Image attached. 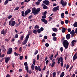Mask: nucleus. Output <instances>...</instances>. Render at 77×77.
<instances>
[{"label":"nucleus","instance_id":"obj_27","mask_svg":"<svg viewBox=\"0 0 77 77\" xmlns=\"http://www.w3.org/2000/svg\"><path fill=\"white\" fill-rule=\"evenodd\" d=\"M27 72H28V73H29V74H32V71H31V70H28V71H27Z\"/></svg>","mask_w":77,"mask_h":77},{"label":"nucleus","instance_id":"obj_60","mask_svg":"<svg viewBox=\"0 0 77 77\" xmlns=\"http://www.w3.org/2000/svg\"><path fill=\"white\" fill-rule=\"evenodd\" d=\"M24 2H21V5L22 6H23L24 5Z\"/></svg>","mask_w":77,"mask_h":77},{"label":"nucleus","instance_id":"obj_9","mask_svg":"<svg viewBox=\"0 0 77 77\" xmlns=\"http://www.w3.org/2000/svg\"><path fill=\"white\" fill-rule=\"evenodd\" d=\"M12 51V48H9L8 49L7 54H11Z\"/></svg>","mask_w":77,"mask_h":77},{"label":"nucleus","instance_id":"obj_53","mask_svg":"<svg viewBox=\"0 0 77 77\" xmlns=\"http://www.w3.org/2000/svg\"><path fill=\"white\" fill-rule=\"evenodd\" d=\"M46 16H45V15H44V16H42V18H43V19L45 18H46Z\"/></svg>","mask_w":77,"mask_h":77},{"label":"nucleus","instance_id":"obj_39","mask_svg":"<svg viewBox=\"0 0 77 77\" xmlns=\"http://www.w3.org/2000/svg\"><path fill=\"white\" fill-rule=\"evenodd\" d=\"M25 69H26V71H28L29 70V67L28 66H26Z\"/></svg>","mask_w":77,"mask_h":77},{"label":"nucleus","instance_id":"obj_63","mask_svg":"<svg viewBox=\"0 0 77 77\" xmlns=\"http://www.w3.org/2000/svg\"><path fill=\"white\" fill-rule=\"evenodd\" d=\"M44 23H45V24H47V23H48V21L45 20Z\"/></svg>","mask_w":77,"mask_h":77},{"label":"nucleus","instance_id":"obj_36","mask_svg":"<svg viewBox=\"0 0 77 77\" xmlns=\"http://www.w3.org/2000/svg\"><path fill=\"white\" fill-rule=\"evenodd\" d=\"M18 37V35L17 34H15L14 36V38H17Z\"/></svg>","mask_w":77,"mask_h":77},{"label":"nucleus","instance_id":"obj_42","mask_svg":"<svg viewBox=\"0 0 77 77\" xmlns=\"http://www.w3.org/2000/svg\"><path fill=\"white\" fill-rule=\"evenodd\" d=\"M19 7H17L14 9V11H17L19 9Z\"/></svg>","mask_w":77,"mask_h":77},{"label":"nucleus","instance_id":"obj_30","mask_svg":"<svg viewBox=\"0 0 77 77\" xmlns=\"http://www.w3.org/2000/svg\"><path fill=\"white\" fill-rule=\"evenodd\" d=\"M8 2H9L8 0H7L6 1H5L4 3L5 5H7V4L8 3Z\"/></svg>","mask_w":77,"mask_h":77},{"label":"nucleus","instance_id":"obj_55","mask_svg":"<svg viewBox=\"0 0 77 77\" xmlns=\"http://www.w3.org/2000/svg\"><path fill=\"white\" fill-rule=\"evenodd\" d=\"M29 1H30V0H25L24 2L27 3V2H29Z\"/></svg>","mask_w":77,"mask_h":77},{"label":"nucleus","instance_id":"obj_58","mask_svg":"<svg viewBox=\"0 0 77 77\" xmlns=\"http://www.w3.org/2000/svg\"><path fill=\"white\" fill-rule=\"evenodd\" d=\"M52 36H56V33H54L52 34Z\"/></svg>","mask_w":77,"mask_h":77},{"label":"nucleus","instance_id":"obj_43","mask_svg":"<svg viewBox=\"0 0 77 77\" xmlns=\"http://www.w3.org/2000/svg\"><path fill=\"white\" fill-rule=\"evenodd\" d=\"M12 17V15H10L8 16V19H10V18H11Z\"/></svg>","mask_w":77,"mask_h":77},{"label":"nucleus","instance_id":"obj_5","mask_svg":"<svg viewBox=\"0 0 77 77\" xmlns=\"http://www.w3.org/2000/svg\"><path fill=\"white\" fill-rule=\"evenodd\" d=\"M9 24L10 26H15V21H12V20L10 21L9 22Z\"/></svg>","mask_w":77,"mask_h":77},{"label":"nucleus","instance_id":"obj_45","mask_svg":"<svg viewBox=\"0 0 77 77\" xmlns=\"http://www.w3.org/2000/svg\"><path fill=\"white\" fill-rule=\"evenodd\" d=\"M24 65L25 66H27V63L26 62H25L24 63Z\"/></svg>","mask_w":77,"mask_h":77},{"label":"nucleus","instance_id":"obj_37","mask_svg":"<svg viewBox=\"0 0 77 77\" xmlns=\"http://www.w3.org/2000/svg\"><path fill=\"white\" fill-rule=\"evenodd\" d=\"M21 13H22V17H26L24 15V11H22L21 12Z\"/></svg>","mask_w":77,"mask_h":77},{"label":"nucleus","instance_id":"obj_26","mask_svg":"<svg viewBox=\"0 0 77 77\" xmlns=\"http://www.w3.org/2000/svg\"><path fill=\"white\" fill-rule=\"evenodd\" d=\"M55 64H56L55 62H54L52 63L51 65V67H53L54 66V65H55Z\"/></svg>","mask_w":77,"mask_h":77},{"label":"nucleus","instance_id":"obj_56","mask_svg":"<svg viewBox=\"0 0 77 77\" xmlns=\"http://www.w3.org/2000/svg\"><path fill=\"white\" fill-rule=\"evenodd\" d=\"M37 60H39V55H38L37 57Z\"/></svg>","mask_w":77,"mask_h":77},{"label":"nucleus","instance_id":"obj_3","mask_svg":"<svg viewBox=\"0 0 77 77\" xmlns=\"http://www.w3.org/2000/svg\"><path fill=\"white\" fill-rule=\"evenodd\" d=\"M60 62H61V67H62L63 64V58L62 57H60L58 59L57 63L59 64V63H60Z\"/></svg>","mask_w":77,"mask_h":77},{"label":"nucleus","instance_id":"obj_20","mask_svg":"<svg viewBox=\"0 0 77 77\" xmlns=\"http://www.w3.org/2000/svg\"><path fill=\"white\" fill-rule=\"evenodd\" d=\"M52 30L54 32H57L58 31L57 29L56 28H53Z\"/></svg>","mask_w":77,"mask_h":77},{"label":"nucleus","instance_id":"obj_11","mask_svg":"<svg viewBox=\"0 0 77 77\" xmlns=\"http://www.w3.org/2000/svg\"><path fill=\"white\" fill-rule=\"evenodd\" d=\"M8 32L7 29H5L4 31V29L1 31V34H3L4 35H5Z\"/></svg>","mask_w":77,"mask_h":77},{"label":"nucleus","instance_id":"obj_49","mask_svg":"<svg viewBox=\"0 0 77 77\" xmlns=\"http://www.w3.org/2000/svg\"><path fill=\"white\" fill-rule=\"evenodd\" d=\"M23 57L22 56H20V60H22L23 59Z\"/></svg>","mask_w":77,"mask_h":77},{"label":"nucleus","instance_id":"obj_38","mask_svg":"<svg viewBox=\"0 0 77 77\" xmlns=\"http://www.w3.org/2000/svg\"><path fill=\"white\" fill-rule=\"evenodd\" d=\"M52 19H53L52 17H49V21H51V20Z\"/></svg>","mask_w":77,"mask_h":77},{"label":"nucleus","instance_id":"obj_4","mask_svg":"<svg viewBox=\"0 0 77 77\" xmlns=\"http://www.w3.org/2000/svg\"><path fill=\"white\" fill-rule=\"evenodd\" d=\"M30 36V34H28L26 36V38L23 41V45H25L27 42V41H28V39H29V36Z\"/></svg>","mask_w":77,"mask_h":77},{"label":"nucleus","instance_id":"obj_57","mask_svg":"<svg viewBox=\"0 0 77 77\" xmlns=\"http://www.w3.org/2000/svg\"><path fill=\"white\" fill-rule=\"evenodd\" d=\"M14 55H15V56H18V55H19V54H17V53H16V52H14Z\"/></svg>","mask_w":77,"mask_h":77},{"label":"nucleus","instance_id":"obj_22","mask_svg":"<svg viewBox=\"0 0 77 77\" xmlns=\"http://www.w3.org/2000/svg\"><path fill=\"white\" fill-rule=\"evenodd\" d=\"M53 54L51 56L49 57V58L50 59V60H51L53 59Z\"/></svg>","mask_w":77,"mask_h":77},{"label":"nucleus","instance_id":"obj_52","mask_svg":"<svg viewBox=\"0 0 77 77\" xmlns=\"http://www.w3.org/2000/svg\"><path fill=\"white\" fill-rule=\"evenodd\" d=\"M69 68V66L68 64H67L66 66V69H68Z\"/></svg>","mask_w":77,"mask_h":77},{"label":"nucleus","instance_id":"obj_6","mask_svg":"<svg viewBox=\"0 0 77 77\" xmlns=\"http://www.w3.org/2000/svg\"><path fill=\"white\" fill-rule=\"evenodd\" d=\"M31 12V10L30 9H28L26 10V11L25 12L24 14H25V17H26L27 15H28L29 13Z\"/></svg>","mask_w":77,"mask_h":77},{"label":"nucleus","instance_id":"obj_25","mask_svg":"<svg viewBox=\"0 0 77 77\" xmlns=\"http://www.w3.org/2000/svg\"><path fill=\"white\" fill-rule=\"evenodd\" d=\"M34 28L36 29H39V25H36L35 27Z\"/></svg>","mask_w":77,"mask_h":77},{"label":"nucleus","instance_id":"obj_24","mask_svg":"<svg viewBox=\"0 0 77 77\" xmlns=\"http://www.w3.org/2000/svg\"><path fill=\"white\" fill-rule=\"evenodd\" d=\"M73 26L75 27H77V22H76L73 24Z\"/></svg>","mask_w":77,"mask_h":77},{"label":"nucleus","instance_id":"obj_44","mask_svg":"<svg viewBox=\"0 0 77 77\" xmlns=\"http://www.w3.org/2000/svg\"><path fill=\"white\" fill-rule=\"evenodd\" d=\"M19 51L20 52H21L22 51V48H21V47H20V48H19Z\"/></svg>","mask_w":77,"mask_h":77},{"label":"nucleus","instance_id":"obj_7","mask_svg":"<svg viewBox=\"0 0 77 77\" xmlns=\"http://www.w3.org/2000/svg\"><path fill=\"white\" fill-rule=\"evenodd\" d=\"M60 4L62 5L63 7H65L66 6V5H67V2H66V1H62L60 2Z\"/></svg>","mask_w":77,"mask_h":77},{"label":"nucleus","instance_id":"obj_10","mask_svg":"<svg viewBox=\"0 0 77 77\" xmlns=\"http://www.w3.org/2000/svg\"><path fill=\"white\" fill-rule=\"evenodd\" d=\"M77 40H74L71 42V45L72 47H74L75 44Z\"/></svg>","mask_w":77,"mask_h":77},{"label":"nucleus","instance_id":"obj_35","mask_svg":"<svg viewBox=\"0 0 77 77\" xmlns=\"http://www.w3.org/2000/svg\"><path fill=\"white\" fill-rule=\"evenodd\" d=\"M60 50L61 51V52H62L63 51V47H61L60 48Z\"/></svg>","mask_w":77,"mask_h":77},{"label":"nucleus","instance_id":"obj_18","mask_svg":"<svg viewBox=\"0 0 77 77\" xmlns=\"http://www.w3.org/2000/svg\"><path fill=\"white\" fill-rule=\"evenodd\" d=\"M64 75H65V73L64 72H63L60 75V77H63Z\"/></svg>","mask_w":77,"mask_h":77},{"label":"nucleus","instance_id":"obj_48","mask_svg":"<svg viewBox=\"0 0 77 77\" xmlns=\"http://www.w3.org/2000/svg\"><path fill=\"white\" fill-rule=\"evenodd\" d=\"M41 21H42V22H44L45 21V19H44L42 18L41 19Z\"/></svg>","mask_w":77,"mask_h":77},{"label":"nucleus","instance_id":"obj_12","mask_svg":"<svg viewBox=\"0 0 77 77\" xmlns=\"http://www.w3.org/2000/svg\"><path fill=\"white\" fill-rule=\"evenodd\" d=\"M43 3H44L47 6L49 5V4L50 3V2L48 0H45L43 2Z\"/></svg>","mask_w":77,"mask_h":77},{"label":"nucleus","instance_id":"obj_21","mask_svg":"<svg viewBox=\"0 0 77 77\" xmlns=\"http://www.w3.org/2000/svg\"><path fill=\"white\" fill-rule=\"evenodd\" d=\"M24 35H22L20 37V39L21 41H23V39L24 38Z\"/></svg>","mask_w":77,"mask_h":77},{"label":"nucleus","instance_id":"obj_54","mask_svg":"<svg viewBox=\"0 0 77 77\" xmlns=\"http://www.w3.org/2000/svg\"><path fill=\"white\" fill-rule=\"evenodd\" d=\"M67 30L68 32H71V29H68Z\"/></svg>","mask_w":77,"mask_h":77},{"label":"nucleus","instance_id":"obj_32","mask_svg":"<svg viewBox=\"0 0 77 77\" xmlns=\"http://www.w3.org/2000/svg\"><path fill=\"white\" fill-rule=\"evenodd\" d=\"M43 8V9H47V8H48V7H47V6L45 5L44 6Z\"/></svg>","mask_w":77,"mask_h":77},{"label":"nucleus","instance_id":"obj_1","mask_svg":"<svg viewBox=\"0 0 77 77\" xmlns=\"http://www.w3.org/2000/svg\"><path fill=\"white\" fill-rule=\"evenodd\" d=\"M41 11V9L40 8H37L36 9L35 8H34L32 9V13L34 14V15H36L39 14V12Z\"/></svg>","mask_w":77,"mask_h":77},{"label":"nucleus","instance_id":"obj_40","mask_svg":"<svg viewBox=\"0 0 77 77\" xmlns=\"http://www.w3.org/2000/svg\"><path fill=\"white\" fill-rule=\"evenodd\" d=\"M65 23L66 24H68V23H69V21L67 20H65Z\"/></svg>","mask_w":77,"mask_h":77},{"label":"nucleus","instance_id":"obj_23","mask_svg":"<svg viewBox=\"0 0 77 77\" xmlns=\"http://www.w3.org/2000/svg\"><path fill=\"white\" fill-rule=\"evenodd\" d=\"M31 68L32 70H34L35 68V65L33 64H32L31 66Z\"/></svg>","mask_w":77,"mask_h":77},{"label":"nucleus","instance_id":"obj_14","mask_svg":"<svg viewBox=\"0 0 77 77\" xmlns=\"http://www.w3.org/2000/svg\"><path fill=\"white\" fill-rule=\"evenodd\" d=\"M77 59V53H76L73 56V61Z\"/></svg>","mask_w":77,"mask_h":77},{"label":"nucleus","instance_id":"obj_29","mask_svg":"<svg viewBox=\"0 0 77 77\" xmlns=\"http://www.w3.org/2000/svg\"><path fill=\"white\" fill-rule=\"evenodd\" d=\"M58 54H59V51H57V53L54 56L55 58H56V57H57V56H58Z\"/></svg>","mask_w":77,"mask_h":77},{"label":"nucleus","instance_id":"obj_47","mask_svg":"<svg viewBox=\"0 0 77 77\" xmlns=\"http://www.w3.org/2000/svg\"><path fill=\"white\" fill-rule=\"evenodd\" d=\"M53 41H56V37H53Z\"/></svg>","mask_w":77,"mask_h":77},{"label":"nucleus","instance_id":"obj_62","mask_svg":"<svg viewBox=\"0 0 77 77\" xmlns=\"http://www.w3.org/2000/svg\"><path fill=\"white\" fill-rule=\"evenodd\" d=\"M48 38V37L46 35H45L44 37V38L45 39H47Z\"/></svg>","mask_w":77,"mask_h":77},{"label":"nucleus","instance_id":"obj_41","mask_svg":"<svg viewBox=\"0 0 77 77\" xmlns=\"http://www.w3.org/2000/svg\"><path fill=\"white\" fill-rule=\"evenodd\" d=\"M38 51L36 50L35 52V53H34L35 55H36V54H38Z\"/></svg>","mask_w":77,"mask_h":77},{"label":"nucleus","instance_id":"obj_51","mask_svg":"<svg viewBox=\"0 0 77 77\" xmlns=\"http://www.w3.org/2000/svg\"><path fill=\"white\" fill-rule=\"evenodd\" d=\"M45 46L46 47H48V46H49V44H48V43H46Z\"/></svg>","mask_w":77,"mask_h":77},{"label":"nucleus","instance_id":"obj_17","mask_svg":"<svg viewBox=\"0 0 77 77\" xmlns=\"http://www.w3.org/2000/svg\"><path fill=\"white\" fill-rule=\"evenodd\" d=\"M61 31L62 33H65L66 31V28H62Z\"/></svg>","mask_w":77,"mask_h":77},{"label":"nucleus","instance_id":"obj_19","mask_svg":"<svg viewBox=\"0 0 77 77\" xmlns=\"http://www.w3.org/2000/svg\"><path fill=\"white\" fill-rule=\"evenodd\" d=\"M61 18H64V15H65V14L64 13H62L61 14Z\"/></svg>","mask_w":77,"mask_h":77},{"label":"nucleus","instance_id":"obj_64","mask_svg":"<svg viewBox=\"0 0 77 77\" xmlns=\"http://www.w3.org/2000/svg\"><path fill=\"white\" fill-rule=\"evenodd\" d=\"M61 24L62 25H63V24H64V22L63 21H61Z\"/></svg>","mask_w":77,"mask_h":77},{"label":"nucleus","instance_id":"obj_8","mask_svg":"<svg viewBox=\"0 0 77 77\" xmlns=\"http://www.w3.org/2000/svg\"><path fill=\"white\" fill-rule=\"evenodd\" d=\"M34 68L36 71H38V70L39 71H41V67H40V66H38V67L37 66H36Z\"/></svg>","mask_w":77,"mask_h":77},{"label":"nucleus","instance_id":"obj_2","mask_svg":"<svg viewBox=\"0 0 77 77\" xmlns=\"http://www.w3.org/2000/svg\"><path fill=\"white\" fill-rule=\"evenodd\" d=\"M63 44L65 49H67L68 48V47L69 45V43L68 42V41L66 40H64L63 42Z\"/></svg>","mask_w":77,"mask_h":77},{"label":"nucleus","instance_id":"obj_59","mask_svg":"<svg viewBox=\"0 0 77 77\" xmlns=\"http://www.w3.org/2000/svg\"><path fill=\"white\" fill-rule=\"evenodd\" d=\"M39 3H40V2H39V1H38L37 2H36V5H39Z\"/></svg>","mask_w":77,"mask_h":77},{"label":"nucleus","instance_id":"obj_31","mask_svg":"<svg viewBox=\"0 0 77 77\" xmlns=\"http://www.w3.org/2000/svg\"><path fill=\"white\" fill-rule=\"evenodd\" d=\"M33 33L35 34H37V31L36 30H35L33 31Z\"/></svg>","mask_w":77,"mask_h":77},{"label":"nucleus","instance_id":"obj_15","mask_svg":"<svg viewBox=\"0 0 77 77\" xmlns=\"http://www.w3.org/2000/svg\"><path fill=\"white\" fill-rule=\"evenodd\" d=\"M10 57H7L5 58V62L6 63H7L8 62H9V60H10Z\"/></svg>","mask_w":77,"mask_h":77},{"label":"nucleus","instance_id":"obj_50","mask_svg":"<svg viewBox=\"0 0 77 77\" xmlns=\"http://www.w3.org/2000/svg\"><path fill=\"white\" fill-rule=\"evenodd\" d=\"M17 43H18V45H20V44H21V42H20V40H18Z\"/></svg>","mask_w":77,"mask_h":77},{"label":"nucleus","instance_id":"obj_13","mask_svg":"<svg viewBox=\"0 0 77 77\" xmlns=\"http://www.w3.org/2000/svg\"><path fill=\"white\" fill-rule=\"evenodd\" d=\"M59 6H57L56 7L54 8L53 9V11H54V12H56L57 11L59 10Z\"/></svg>","mask_w":77,"mask_h":77},{"label":"nucleus","instance_id":"obj_46","mask_svg":"<svg viewBox=\"0 0 77 77\" xmlns=\"http://www.w3.org/2000/svg\"><path fill=\"white\" fill-rule=\"evenodd\" d=\"M37 32L38 33H41V29H38L37 30Z\"/></svg>","mask_w":77,"mask_h":77},{"label":"nucleus","instance_id":"obj_16","mask_svg":"<svg viewBox=\"0 0 77 77\" xmlns=\"http://www.w3.org/2000/svg\"><path fill=\"white\" fill-rule=\"evenodd\" d=\"M70 36H71V35H70V34H67L66 35V39H70Z\"/></svg>","mask_w":77,"mask_h":77},{"label":"nucleus","instance_id":"obj_28","mask_svg":"<svg viewBox=\"0 0 77 77\" xmlns=\"http://www.w3.org/2000/svg\"><path fill=\"white\" fill-rule=\"evenodd\" d=\"M53 76V77H55L56 75V72H54L52 73Z\"/></svg>","mask_w":77,"mask_h":77},{"label":"nucleus","instance_id":"obj_33","mask_svg":"<svg viewBox=\"0 0 77 77\" xmlns=\"http://www.w3.org/2000/svg\"><path fill=\"white\" fill-rule=\"evenodd\" d=\"M36 63V60L35 59H33V64H34V65H35V63Z\"/></svg>","mask_w":77,"mask_h":77},{"label":"nucleus","instance_id":"obj_61","mask_svg":"<svg viewBox=\"0 0 77 77\" xmlns=\"http://www.w3.org/2000/svg\"><path fill=\"white\" fill-rule=\"evenodd\" d=\"M40 30L41 32H42L44 30V28L43 27H41L40 28Z\"/></svg>","mask_w":77,"mask_h":77},{"label":"nucleus","instance_id":"obj_34","mask_svg":"<svg viewBox=\"0 0 77 77\" xmlns=\"http://www.w3.org/2000/svg\"><path fill=\"white\" fill-rule=\"evenodd\" d=\"M74 30H72V31L70 32V34H71V35H72L73 34H74Z\"/></svg>","mask_w":77,"mask_h":77}]
</instances>
